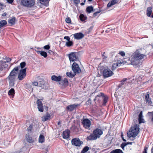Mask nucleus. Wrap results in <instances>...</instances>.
Wrapping results in <instances>:
<instances>
[{"label": "nucleus", "mask_w": 153, "mask_h": 153, "mask_svg": "<svg viewBox=\"0 0 153 153\" xmlns=\"http://www.w3.org/2000/svg\"><path fill=\"white\" fill-rule=\"evenodd\" d=\"M146 57V55L142 54L138 52H135L134 54V55L131 57V64L135 66V67H138L141 64L139 62V60L141 59Z\"/></svg>", "instance_id": "obj_1"}, {"label": "nucleus", "mask_w": 153, "mask_h": 153, "mask_svg": "<svg viewBox=\"0 0 153 153\" xmlns=\"http://www.w3.org/2000/svg\"><path fill=\"white\" fill-rule=\"evenodd\" d=\"M17 69V68H14L6 78V79L8 80L10 88L12 87L14 85L15 82L17 78V75L18 73Z\"/></svg>", "instance_id": "obj_2"}, {"label": "nucleus", "mask_w": 153, "mask_h": 153, "mask_svg": "<svg viewBox=\"0 0 153 153\" xmlns=\"http://www.w3.org/2000/svg\"><path fill=\"white\" fill-rule=\"evenodd\" d=\"M103 132L102 130L98 128L94 129L93 133L87 137V140H93L100 138L101 135L102 134Z\"/></svg>", "instance_id": "obj_3"}, {"label": "nucleus", "mask_w": 153, "mask_h": 153, "mask_svg": "<svg viewBox=\"0 0 153 153\" xmlns=\"http://www.w3.org/2000/svg\"><path fill=\"white\" fill-rule=\"evenodd\" d=\"M139 125H135L131 128V129L127 133V136L130 138L136 137L139 132Z\"/></svg>", "instance_id": "obj_4"}, {"label": "nucleus", "mask_w": 153, "mask_h": 153, "mask_svg": "<svg viewBox=\"0 0 153 153\" xmlns=\"http://www.w3.org/2000/svg\"><path fill=\"white\" fill-rule=\"evenodd\" d=\"M22 4L24 6L30 8L35 4V0H21Z\"/></svg>", "instance_id": "obj_5"}, {"label": "nucleus", "mask_w": 153, "mask_h": 153, "mask_svg": "<svg viewBox=\"0 0 153 153\" xmlns=\"http://www.w3.org/2000/svg\"><path fill=\"white\" fill-rule=\"evenodd\" d=\"M99 98H103V105H105L107 102L108 99V97L107 96H105L104 94L102 93H100L98 95L96 96L94 100H99Z\"/></svg>", "instance_id": "obj_6"}, {"label": "nucleus", "mask_w": 153, "mask_h": 153, "mask_svg": "<svg viewBox=\"0 0 153 153\" xmlns=\"http://www.w3.org/2000/svg\"><path fill=\"white\" fill-rule=\"evenodd\" d=\"M72 69L74 72L78 74L81 72V70L78 65L76 62H74L72 66Z\"/></svg>", "instance_id": "obj_7"}, {"label": "nucleus", "mask_w": 153, "mask_h": 153, "mask_svg": "<svg viewBox=\"0 0 153 153\" xmlns=\"http://www.w3.org/2000/svg\"><path fill=\"white\" fill-rule=\"evenodd\" d=\"M82 123L83 127L86 129H90L91 122L88 119H84L82 121Z\"/></svg>", "instance_id": "obj_8"}, {"label": "nucleus", "mask_w": 153, "mask_h": 153, "mask_svg": "<svg viewBox=\"0 0 153 153\" xmlns=\"http://www.w3.org/2000/svg\"><path fill=\"white\" fill-rule=\"evenodd\" d=\"M19 71L20 72L19 74L18 78L19 80H21L23 79L26 76V68H24Z\"/></svg>", "instance_id": "obj_9"}, {"label": "nucleus", "mask_w": 153, "mask_h": 153, "mask_svg": "<svg viewBox=\"0 0 153 153\" xmlns=\"http://www.w3.org/2000/svg\"><path fill=\"white\" fill-rule=\"evenodd\" d=\"M102 74L104 77L106 78L112 76L114 73L109 69L107 68L103 70Z\"/></svg>", "instance_id": "obj_10"}, {"label": "nucleus", "mask_w": 153, "mask_h": 153, "mask_svg": "<svg viewBox=\"0 0 153 153\" xmlns=\"http://www.w3.org/2000/svg\"><path fill=\"white\" fill-rule=\"evenodd\" d=\"M68 56L70 61H75L78 59V57L75 53L72 52L69 54Z\"/></svg>", "instance_id": "obj_11"}, {"label": "nucleus", "mask_w": 153, "mask_h": 153, "mask_svg": "<svg viewBox=\"0 0 153 153\" xmlns=\"http://www.w3.org/2000/svg\"><path fill=\"white\" fill-rule=\"evenodd\" d=\"M72 144L76 146H80L82 143V141L80 140L79 138H75L73 139L71 141Z\"/></svg>", "instance_id": "obj_12"}, {"label": "nucleus", "mask_w": 153, "mask_h": 153, "mask_svg": "<svg viewBox=\"0 0 153 153\" xmlns=\"http://www.w3.org/2000/svg\"><path fill=\"white\" fill-rule=\"evenodd\" d=\"M7 66L8 65L5 62L1 61L0 62V71H5Z\"/></svg>", "instance_id": "obj_13"}, {"label": "nucleus", "mask_w": 153, "mask_h": 153, "mask_svg": "<svg viewBox=\"0 0 153 153\" xmlns=\"http://www.w3.org/2000/svg\"><path fill=\"white\" fill-rule=\"evenodd\" d=\"M37 108L39 109V111L41 112L43 111V108L42 103L39 99H38L37 102Z\"/></svg>", "instance_id": "obj_14"}, {"label": "nucleus", "mask_w": 153, "mask_h": 153, "mask_svg": "<svg viewBox=\"0 0 153 153\" xmlns=\"http://www.w3.org/2000/svg\"><path fill=\"white\" fill-rule=\"evenodd\" d=\"M73 35L74 39L77 40L82 39L84 36V35L80 32L75 33Z\"/></svg>", "instance_id": "obj_15"}, {"label": "nucleus", "mask_w": 153, "mask_h": 153, "mask_svg": "<svg viewBox=\"0 0 153 153\" xmlns=\"http://www.w3.org/2000/svg\"><path fill=\"white\" fill-rule=\"evenodd\" d=\"M79 105L78 104H73L68 106L67 109L70 111H72L75 109Z\"/></svg>", "instance_id": "obj_16"}, {"label": "nucleus", "mask_w": 153, "mask_h": 153, "mask_svg": "<svg viewBox=\"0 0 153 153\" xmlns=\"http://www.w3.org/2000/svg\"><path fill=\"white\" fill-rule=\"evenodd\" d=\"M62 78V76H56L55 75H52L51 77V79L52 81H55L56 82L60 81Z\"/></svg>", "instance_id": "obj_17"}, {"label": "nucleus", "mask_w": 153, "mask_h": 153, "mask_svg": "<svg viewBox=\"0 0 153 153\" xmlns=\"http://www.w3.org/2000/svg\"><path fill=\"white\" fill-rule=\"evenodd\" d=\"M50 119V115L48 113H47L45 114L42 117V120L43 122H45L47 120H49Z\"/></svg>", "instance_id": "obj_18"}, {"label": "nucleus", "mask_w": 153, "mask_h": 153, "mask_svg": "<svg viewBox=\"0 0 153 153\" xmlns=\"http://www.w3.org/2000/svg\"><path fill=\"white\" fill-rule=\"evenodd\" d=\"M123 64V62L118 61V62L113 64L112 66V69L114 70L116 69V68L118 66H120L121 64Z\"/></svg>", "instance_id": "obj_19"}, {"label": "nucleus", "mask_w": 153, "mask_h": 153, "mask_svg": "<svg viewBox=\"0 0 153 153\" xmlns=\"http://www.w3.org/2000/svg\"><path fill=\"white\" fill-rule=\"evenodd\" d=\"M63 137L64 139L68 138L70 136V131L68 130H67L63 131Z\"/></svg>", "instance_id": "obj_20"}, {"label": "nucleus", "mask_w": 153, "mask_h": 153, "mask_svg": "<svg viewBox=\"0 0 153 153\" xmlns=\"http://www.w3.org/2000/svg\"><path fill=\"white\" fill-rule=\"evenodd\" d=\"M25 65L26 63L25 62H21L20 63V66H18L17 67H15L14 68H17V71L18 72V70H22V69H23V68L25 66Z\"/></svg>", "instance_id": "obj_21"}, {"label": "nucleus", "mask_w": 153, "mask_h": 153, "mask_svg": "<svg viewBox=\"0 0 153 153\" xmlns=\"http://www.w3.org/2000/svg\"><path fill=\"white\" fill-rule=\"evenodd\" d=\"M145 99L147 103H148L149 105H151L152 103V102L151 101V99L149 98V94H148L145 96Z\"/></svg>", "instance_id": "obj_22"}, {"label": "nucleus", "mask_w": 153, "mask_h": 153, "mask_svg": "<svg viewBox=\"0 0 153 153\" xmlns=\"http://www.w3.org/2000/svg\"><path fill=\"white\" fill-rule=\"evenodd\" d=\"M127 79V78H124L121 81H120V84L119 85L118 87V88H121L123 86V85H125L126 84V82Z\"/></svg>", "instance_id": "obj_23"}, {"label": "nucleus", "mask_w": 153, "mask_h": 153, "mask_svg": "<svg viewBox=\"0 0 153 153\" xmlns=\"http://www.w3.org/2000/svg\"><path fill=\"white\" fill-rule=\"evenodd\" d=\"M16 19L15 17H13L12 18L9 19L8 21V23L11 25H14L15 24Z\"/></svg>", "instance_id": "obj_24"}, {"label": "nucleus", "mask_w": 153, "mask_h": 153, "mask_svg": "<svg viewBox=\"0 0 153 153\" xmlns=\"http://www.w3.org/2000/svg\"><path fill=\"white\" fill-rule=\"evenodd\" d=\"M143 117L142 111H141L139 115L138 120L139 123H144V119L142 118Z\"/></svg>", "instance_id": "obj_25"}, {"label": "nucleus", "mask_w": 153, "mask_h": 153, "mask_svg": "<svg viewBox=\"0 0 153 153\" xmlns=\"http://www.w3.org/2000/svg\"><path fill=\"white\" fill-rule=\"evenodd\" d=\"M36 52L38 54H40L41 56L46 58L47 56V54L46 52L44 51H36Z\"/></svg>", "instance_id": "obj_26"}, {"label": "nucleus", "mask_w": 153, "mask_h": 153, "mask_svg": "<svg viewBox=\"0 0 153 153\" xmlns=\"http://www.w3.org/2000/svg\"><path fill=\"white\" fill-rule=\"evenodd\" d=\"M27 141L29 143H33L34 142V140L31 137L28 135H26V136Z\"/></svg>", "instance_id": "obj_27"}, {"label": "nucleus", "mask_w": 153, "mask_h": 153, "mask_svg": "<svg viewBox=\"0 0 153 153\" xmlns=\"http://www.w3.org/2000/svg\"><path fill=\"white\" fill-rule=\"evenodd\" d=\"M86 10L87 12L88 13H90L92 12H94L95 11V10L93 8V7L91 6L87 7L86 8Z\"/></svg>", "instance_id": "obj_28"}, {"label": "nucleus", "mask_w": 153, "mask_h": 153, "mask_svg": "<svg viewBox=\"0 0 153 153\" xmlns=\"http://www.w3.org/2000/svg\"><path fill=\"white\" fill-rule=\"evenodd\" d=\"M76 73L74 72L72 73L71 71L70 72H67L66 73V75L69 77L72 78L74 77L76 75Z\"/></svg>", "instance_id": "obj_29"}, {"label": "nucleus", "mask_w": 153, "mask_h": 153, "mask_svg": "<svg viewBox=\"0 0 153 153\" xmlns=\"http://www.w3.org/2000/svg\"><path fill=\"white\" fill-rule=\"evenodd\" d=\"M152 8L151 7H149L147 10V15L149 16L150 17L151 16V14L152 12Z\"/></svg>", "instance_id": "obj_30"}, {"label": "nucleus", "mask_w": 153, "mask_h": 153, "mask_svg": "<svg viewBox=\"0 0 153 153\" xmlns=\"http://www.w3.org/2000/svg\"><path fill=\"white\" fill-rule=\"evenodd\" d=\"M45 141V138L43 135L41 134L39 139V142L41 143H43Z\"/></svg>", "instance_id": "obj_31"}, {"label": "nucleus", "mask_w": 153, "mask_h": 153, "mask_svg": "<svg viewBox=\"0 0 153 153\" xmlns=\"http://www.w3.org/2000/svg\"><path fill=\"white\" fill-rule=\"evenodd\" d=\"M15 93V90L13 88H11L8 92V95H11L13 97Z\"/></svg>", "instance_id": "obj_32"}, {"label": "nucleus", "mask_w": 153, "mask_h": 153, "mask_svg": "<svg viewBox=\"0 0 153 153\" xmlns=\"http://www.w3.org/2000/svg\"><path fill=\"white\" fill-rule=\"evenodd\" d=\"M80 19L82 21H85L87 19V17L83 14H81L79 16Z\"/></svg>", "instance_id": "obj_33"}, {"label": "nucleus", "mask_w": 153, "mask_h": 153, "mask_svg": "<svg viewBox=\"0 0 153 153\" xmlns=\"http://www.w3.org/2000/svg\"><path fill=\"white\" fill-rule=\"evenodd\" d=\"M110 153H123V152L121 149H117L112 151Z\"/></svg>", "instance_id": "obj_34"}, {"label": "nucleus", "mask_w": 153, "mask_h": 153, "mask_svg": "<svg viewBox=\"0 0 153 153\" xmlns=\"http://www.w3.org/2000/svg\"><path fill=\"white\" fill-rule=\"evenodd\" d=\"M7 23V22L5 20H1L0 22V28L6 25Z\"/></svg>", "instance_id": "obj_35"}, {"label": "nucleus", "mask_w": 153, "mask_h": 153, "mask_svg": "<svg viewBox=\"0 0 153 153\" xmlns=\"http://www.w3.org/2000/svg\"><path fill=\"white\" fill-rule=\"evenodd\" d=\"M26 88L28 89L29 91H32L33 88L32 87L31 85L30 84H27L26 85Z\"/></svg>", "instance_id": "obj_36"}, {"label": "nucleus", "mask_w": 153, "mask_h": 153, "mask_svg": "<svg viewBox=\"0 0 153 153\" xmlns=\"http://www.w3.org/2000/svg\"><path fill=\"white\" fill-rule=\"evenodd\" d=\"M73 44V42L71 41H70V40L66 42L65 43V45L66 46H67L68 47H69L72 46Z\"/></svg>", "instance_id": "obj_37"}, {"label": "nucleus", "mask_w": 153, "mask_h": 153, "mask_svg": "<svg viewBox=\"0 0 153 153\" xmlns=\"http://www.w3.org/2000/svg\"><path fill=\"white\" fill-rule=\"evenodd\" d=\"M72 128L74 131V132L77 133L79 131V129L76 126H73L72 127Z\"/></svg>", "instance_id": "obj_38"}, {"label": "nucleus", "mask_w": 153, "mask_h": 153, "mask_svg": "<svg viewBox=\"0 0 153 153\" xmlns=\"http://www.w3.org/2000/svg\"><path fill=\"white\" fill-rule=\"evenodd\" d=\"M38 83L39 86L43 87L44 86V81L43 79H41L40 81H39Z\"/></svg>", "instance_id": "obj_39"}, {"label": "nucleus", "mask_w": 153, "mask_h": 153, "mask_svg": "<svg viewBox=\"0 0 153 153\" xmlns=\"http://www.w3.org/2000/svg\"><path fill=\"white\" fill-rule=\"evenodd\" d=\"M89 149V147L88 146H86L81 151V153H85Z\"/></svg>", "instance_id": "obj_40"}, {"label": "nucleus", "mask_w": 153, "mask_h": 153, "mask_svg": "<svg viewBox=\"0 0 153 153\" xmlns=\"http://www.w3.org/2000/svg\"><path fill=\"white\" fill-rule=\"evenodd\" d=\"M40 3L45 5H46L48 3V0H39Z\"/></svg>", "instance_id": "obj_41"}, {"label": "nucleus", "mask_w": 153, "mask_h": 153, "mask_svg": "<svg viewBox=\"0 0 153 153\" xmlns=\"http://www.w3.org/2000/svg\"><path fill=\"white\" fill-rule=\"evenodd\" d=\"M136 79L137 82L140 81L142 79V76L140 75H137L136 76Z\"/></svg>", "instance_id": "obj_42"}, {"label": "nucleus", "mask_w": 153, "mask_h": 153, "mask_svg": "<svg viewBox=\"0 0 153 153\" xmlns=\"http://www.w3.org/2000/svg\"><path fill=\"white\" fill-rule=\"evenodd\" d=\"M148 114L149 116L152 117L151 121L153 123V112H148Z\"/></svg>", "instance_id": "obj_43"}, {"label": "nucleus", "mask_w": 153, "mask_h": 153, "mask_svg": "<svg viewBox=\"0 0 153 153\" xmlns=\"http://www.w3.org/2000/svg\"><path fill=\"white\" fill-rule=\"evenodd\" d=\"M65 21L68 23H70L71 22V20L70 18L68 17L66 18Z\"/></svg>", "instance_id": "obj_44"}, {"label": "nucleus", "mask_w": 153, "mask_h": 153, "mask_svg": "<svg viewBox=\"0 0 153 153\" xmlns=\"http://www.w3.org/2000/svg\"><path fill=\"white\" fill-rule=\"evenodd\" d=\"M118 54L121 55L122 56H124L125 55V52L123 51H121L119 52Z\"/></svg>", "instance_id": "obj_45"}, {"label": "nucleus", "mask_w": 153, "mask_h": 153, "mask_svg": "<svg viewBox=\"0 0 153 153\" xmlns=\"http://www.w3.org/2000/svg\"><path fill=\"white\" fill-rule=\"evenodd\" d=\"M32 129V125H30L29 128H27V131L28 132H31Z\"/></svg>", "instance_id": "obj_46"}, {"label": "nucleus", "mask_w": 153, "mask_h": 153, "mask_svg": "<svg viewBox=\"0 0 153 153\" xmlns=\"http://www.w3.org/2000/svg\"><path fill=\"white\" fill-rule=\"evenodd\" d=\"M127 145V144L126 143H122L121 145V147L123 149H124V147L126 146Z\"/></svg>", "instance_id": "obj_47"}, {"label": "nucleus", "mask_w": 153, "mask_h": 153, "mask_svg": "<svg viewBox=\"0 0 153 153\" xmlns=\"http://www.w3.org/2000/svg\"><path fill=\"white\" fill-rule=\"evenodd\" d=\"M32 85L33 86H39L38 82H32Z\"/></svg>", "instance_id": "obj_48"}, {"label": "nucleus", "mask_w": 153, "mask_h": 153, "mask_svg": "<svg viewBox=\"0 0 153 153\" xmlns=\"http://www.w3.org/2000/svg\"><path fill=\"white\" fill-rule=\"evenodd\" d=\"M111 3L112 5L115 4L116 3H117V0H112L111 2Z\"/></svg>", "instance_id": "obj_49"}, {"label": "nucleus", "mask_w": 153, "mask_h": 153, "mask_svg": "<svg viewBox=\"0 0 153 153\" xmlns=\"http://www.w3.org/2000/svg\"><path fill=\"white\" fill-rule=\"evenodd\" d=\"M44 48L46 49V50H49L50 48V46L49 45H47L45 46L44 47Z\"/></svg>", "instance_id": "obj_50"}, {"label": "nucleus", "mask_w": 153, "mask_h": 153, "mask_svg": "<svg viewBox=\"0 0 153 153\" xmlns=\"http://www.w3.org/2000/svg\"><path fill=\"white\" fill-rule=\"evenodd\" d=\"M64 39L68 41L70 40V38L68 36H65L64 37Z\"/></svg>", "instance_id": "obj_51"}, {"label": "nucleus", "mask_w": 153, "mask_h": 153, "mask_svg": "<svg viewBox=\"0 0 153 153\" xmlns=\"http://www.w3.org/2000/svg\"><path fill=\"white\" fill-rule=\"evenodd\" d=\"M5 59L6 60V61L7 62H10L11 60V59L9 57H6Z\"/></svg>", "instance_id": "obj_52"}, {"label": "nucleus", "mask_w": 153, "mask_h": 153, "mask_svg": "<svg viewBox=\"0 0 153 153\" xmlns=\"http://www.w3.org/2000/svg\"><path fill=\"white\" fill-rule=\"evenodd\" d=\"M74 1V2L75 4H79L80 2L79 0H73Z\"/></svg>", "instance_id": "obj_53"}, {"label": "nucleus", "mask_w": 153, "mask_h": 153, "mask_svg": "<svg viewBox=\"0 0 153 153\" xmlns=\"http://www.w3.org/2000/svg\"><path fill=\"white\" fill-rule=\"evenodd\" d=\"M148 149V147H145L144 151H143V153H147V150Z\"/></svg>", "instance_id": "obj_54"}, {"label": "nucleus", "mask_w": 153, "mask_h": 153, "mask_svg": "<svg viewBox=\"0 0 153 153\" xmlns=\"http://www.w3.org/2000/svg\"><path fill=\"white\" fill-rule=\"evenodd\" d=\"M112 5L111 2H109L107 5V7H109Z\"/></svg>", "instance_id": "obj_55"}, {"label": "nucleus", "mask_w": 153, "mask_h": 153, "mask_svg": "<svg viewBox=\"0 0 153 153\" xmlns=\"http://www.w3.org/2000/svg\"><path fill=\"white\" fill-rule=\"evenodd\" d=\"M100 13V11H97V12H95L94 13V14H93V15L94 16H97V14L98 13Z\"/></svg>", "instance_id": "obj_56"}, {"label": "nucleus", "mask_w": 153, "mask_h": 153, "mask_svg": "<svg viewBox=\"0 0 153 153\" xmlns=\"http://www.w3.org/2000/svg\"><path fill=\"white\" fill-rule=\"evenodd\" d=\"M13 1V0H7V1L10 4H12Z\"/></svg>", "instance_id": "obj_57"}, {"label": "nucleus", "mask_w": 153, "mask_h": 153, "mask_svg": "<svg viewBox=\"0 0 153 153\" xmlns=\"http://www.w3.org/2000/svg\"><path fill=\"white\" fill-rule=\"evenodd\" d=\"M3 5L2 4L0 3V10H1L3 9Z\"/></svg>", "instance_id": "obj_58"}, {"label": "nucleus", "mask_w": 153, "mask_h": 153, "mask_svg": "<svg viewBox=\"0 0 153 153\" xmlns=\"http://www.w3.org/2000/svg\"><path fill=\"white\" fill-rule=\"evenodd\" d=\"M121 137H122V139L123 140V141H125V142H126V139H124V137H123V134H121Z\"/></svg>", "instance_id": "obj_59"}, {"label": "nucleus", "mask_w": 153, "mask_h": 153, "mask_svg": "<svg viewBox=\"0 0 153 153\" xmlns=\"http://www.w3.org/2000/svg\"><path fill=\"white\" fill-rule=\"evenodd\" d=\"M7 15V13H3V14H2V16H5Z\"/></svg>", "instance_id": "obj_60"}, {"label": "nucleus", "mask_w": 153, "mask_h": 153, "mask_svg": "<svg viewBox=\"0 0 153 153\" xmlns=\"http://www.w3.org/2000/svg\"><path fill=\"white\" fill-rule=\"evenodd\" d=\"M132 142H127V143L126 144H131V145L132 144Z\"/></svg>", "instance_id": "obj_61"}, {"label": "nucleus", "mask_w": 153, "mask_h": 153, "mask_svg": "<svg viewBox=\"0 0 153 153\" xmlns=\"http://www.w3.org/2000/svg\"><path fill=\"white\" fill-rule=\"evenodd\" d=\"M151 152L152 153H153V147L152 148V149L151 150Z\"/></svg>", "instance_id": "obj_62"}, {"label": "nucleus", "mask_w": 153, "mask_h": 153, "mask_svg": "<svg viewBox=\"0 0 153 153\" xmlns=\"http://www.w3.org/2000/svg\"><path fill=\"white\" fill-rule=\"evenodd\" d=\"M81 5H83L85 4V3H81V4H80Z\"/></svg>", "instance_id": "obj_63"}, {"label": "nucleus", "mask_w": 153, "mask_h": 153, "mask_svg": "<svg viewBox=\"0 0 153 153\" xmlns=\"http://www.w3.org/2000/svg\"><path fill=\"white\" fill-rule=\"evenodd\" d=\"M104 58H103V59H106L107 58V57L105 56H103Z\"/></svg>", "instance_id": "obj_64"}]
</instances>
